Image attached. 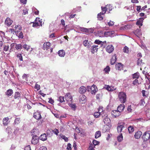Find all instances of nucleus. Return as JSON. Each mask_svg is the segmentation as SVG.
I'll return each instance as SVG.
<instances>
[{
    "label": "nucleus",
    "instance_id": "obj_1",
    "mask_svg": "<svg viewBox=\"0 0 150 150\" xmlns=\"http://www.w3.org/2000/svg\"><path fill=\"white\" fill-rule=\"evenodd\" d=\"M118 99L121 103H125L127 100L126 93L123 92H119L118 94Z\"/></svg>",
    "mask_w": 150,
    "mask_h": 150
},
{
    "label": "nucleus",
    "instance_id": "obj_2",
    "mask_svg": "<svg viewBox=\"0 0 150 150\" xmlns=\"http://www.w3.org/2000/svg\"><path fill=\"white\" fill-rule=\"evenodd\" d=\"M79 30L81 32H84L87 34L92 33L93 30L91 29H87L84 27H80L79 28Z\"/></svg>",
    "mask_w": 150,
    "mask_h": 150
},
{
    "label": "nucleus",
    "instance_id": "obj_3",
    "mask_svg": "<svg viewBox=\"0 0 150 150\" xmlns=\"http://www.w3.org/2000/svg\"><path fill=\"white\" fill-rule=\"evenodd\" d=\"M103 121L104 124L108 126V127L110 128L111 127V120L108 117L104 118Z\"/></svg>",
    "mask_w": 150,
    "mask_h": 150
},
{
    "label": "nucleus",
    "instance_id": "obj_4",
    "mask_svg": "<svg viewBox=\"0 0 150 150\" xmlns=\"http://www.w3.org/2000/svg\"><path fill=\"white\" fill-rule=\"evenodd\" d=\"M142 138L144 141H146L150 138V133H149V131L145 132L144 133Z\"/></svg>",
    "mask_w": 150,
    "mask_h": 150
},
{
    "label": "nucleus",
    "instance_id": "obj_5",
    "mask_svg": "<svg viewBox=\"0 0 150 150\" xmlns=\"http://www.w3.org/2000/svg\"><path fill=\"white\" fill-rule=\"evenodd\" d=\"M13 21L10 18L8 17L5 20V24L6 25L9 27L11 25Z\"/></svg>",
    "mask_w": 150,
    "mask_h": 150
},
{
    "label": "nucleus",
    "instance_id": "obj_6",
    "mask_svg": "<svg viewBox=\"0 0 150 150\" xmlns=\"http://www.w3.org/2000/svg\"><path fill=\"white\" fill-rule=\"evenodd\" d=\"M86 96L83 94H81L79 97V100L80 102L81 103H85L87 100Z\"/></svg>",
    "mask_w": 150,
    "mask_h": 150
},
{
    "label": "nucleus",
    "instance_id": "obj_7",
    "mask_svg": "<svg viewBox=\"0 0 150 150\" xmlns=\"http://www.w3.org/2000/svg\"><path fill=\"white\" fill-rule=\"evenodd\" d=\"M120 112L118 111V110H114L112 111L111 112V115L112 116L115 117H117L119 116L120 115Z\"/></svg>",
    "mask_w": 150,
    "mask_h": 150
},
{
    "label": "nucleus",
    "instance_id": "obj_8",
    "mask_svg": "<svg viewBox=\"0 0 150 150\" xmlns=\"http://www.w3.org/2000/svg\"><path fill=\"white\" fill-rule=\"evenodd\" d=\"M65 97L66 100L68 102L71 101L73 100L72 97L70 93H67L65 95Z\"/></svg>",
    "mask_w": 150,
    "mask_h": 150
},
{
    "label": "nucleus",
    "instance_id": "obj_9",
    "mask_svg": "<svg viewBox=\"0 0 150 150\" xmlns=\"http://www.w3.org/2000/svg\"><path fill=\"white\" fill-rule=\"evenodd\" d=\"M103 107H99L98 109V112H94V117L96 118L99 117L101 115V112L103 111Z\"/></svg>",
    "mask_w": 150,
    "mask_h": 150
},
{
    "label": "nucleus",
    "instance_id": "obj_10",
    "mask_svg": "<svg viewBox=\"0 0 150 150\" xmlns=\"http://www.w3.org/2000/svg\"><path fill=\"white\" fill-rule=\"evenodd\" d=\"M115 32L114 31H105L104 32V36L105 37H112L113 36V35L114 34Z\"/></svg>",
    "mask_w": 150,
    "mask_h": 150
},
{
    "label": "nucleus",
    "instance_id": "obj_11",
    "mask_svg": "<svg viewBox=\"0 0 150 150\" xmlns=\"http://www.w3.org/2000/svg\"><path fill=\"white\" fill-rule=\"evenodd\" d=\"M38 137L35 135L33 136L31 140V143L33 144H36L38 142L39 139H38Z\"/></svg>",
    "mask_w": 150,
    "mask_h": 150
},
{
    "label": "nucleus",
    "instance_id": "obj_12",
    "mask_svg": "<svg viewBox=\"0 0 150 150\" xmlns=\"http://www.w3.org/2000/svg\"><path fill=\"white\" fill-rule=\"evenodd\" d=\"M106 51L109 53H111L114 50V47L112 45H108L106 47Z\"/></svg>",
    "mask_w": 150,
    "mask_h": 150
},
{
    "label": "nucleus",
    "instance_id": "obj_13",
    "mask_svg": "<svg viewBox=\"0 0 150 150\" xmlns=\"http://www.w3.org/2000/svg\"><path fill=\"white\" fill-rule=\"evenodd\" d=\"M50 45L51 44L50 42H45L43 44V47L44 50H47L50 48Z\"/></svg>",
    "mask_w": 150,
    "mask_h": 150
},
{
    "label": "nucleus",
    "instance_id": "obj_14",
    "mask_svg": "<svg viewBox=\"0 0 150 150\" xmlns=\"http://www.w3.org/2000/svg\"><path fill=\"white\" fill-rule=\"evenodd\" d=\"M33 117L37 120H38L41 118V116L40 113L38 112H35L34 113Z\"/></svg>",
    "mask_w": 150,
    "mask_h": 150
},
{
    "label": "nucleus",
    "instance_id": "obj_15",
    "mask_svg": "<svg viewBox=\"0 0 150 150\" xmlns=\"http://www.w3.org/2000/svg\"><path fill=\"white\" fill-rule=\"evenodd\" d=\"M123 65L121 63H118L115 65V68L117 70H121L123 69Z\"/></svg>",
    "mask_w": 150,
    "mask_h": 150
},
{
    "label": "nucleus",
    "instance_id": "obj_16",
    "mask_svg": "<svg viewBox=\"0 0 150 150\" xmlns=\"http://www.w3.org/2000/svg\"><path fill=\"white\" fill-rule=\"evenodd\" d=\"M144 18H140L139 19L136 23V24L139 27L142 25V23Z\"/></svg>",
    "mask_w": 150,
    "mask_h": 150
},
{
    "label": "nucleus",
    "instance_id": "obj_17",
    "mask_svg": "<svg viewBox=\"0 0 150 150\" xmlns=\"http://www.w3.org/2000/svg\"><path fill=\"white\" fill-rule=\"evenodd\" d=\"M104 42L106 43V41H105L103 42H102L101 41H100L99 40H95L94 41V44H97L98 45H99V47H102V45H103V43Z\"/></svg>",
    "mask_w": 150,
    "mask_h": 150
},
{
    "label": "nucleus",
    "instance_id": "obj_18",
    "mask_svg": "<svg viewBox=\"0 0 150 150\" xmlns=\"http://www.w3.org/2000/svg\"><path fill=\"white\" fill-rule=\"evenodd\" d=\"M117 56L116 54H115L112 56V57L110 60V64L111 65L114 64L116 62L117 59Z\"/></svg>",
    "mask_w": 150,
    "mask_h": 150
},
{
    "label": "nucleus",
    "instance_id": "obj_19",
    "mask_svg": "<svg viewBox=\"0 0 150 150\" xmlns=\"http://www.w3.org/2000/svg\"><path fill=\"white\" fill-rule=\"evenodd\" d=\"M142 134V133L141 131H138L135 133V134L134 135V137L136 139H139L141 137Z\"/></svg>",
    "mask_w": 150,
    "mask_h": 150
},
{
    "label": "nucleus",
    "instance_id": "obj_20",
    "mask_svg": "<svg viewBox=\"0 0 150 150\" xmlns=\"http://www.w3.org/2000/svg\"><path fill=\"white\" fill-rule=\"evenodd\" d=\"M125 108V105L123 104H120L117 108V110L120 112H122Z\"/></svg>",
    "mask_w": 150,
    "mask_h": 150
},
{
    "label": "nucleus",
    "instance_id": "obj_21",
    "mask_svg": "<svg viewBox=\"0 0 150 150\" xmlns=\"http://www.w3.org/2000/svg\"><path fill=\"white\" fill-rule=\"evenodd\" d=\"M86 91V88L83 86H81L79 89V92L80 93H83Z\"/></svg>",
    "mask_w": 150,
    "mask_h": 150
},
{
    "label": "nucleus",
    "instance_id": "obj_22",
    "mask_svg": "<svg viewBox=\"0 0 150 150\" xmlns=\"http://www.w3.org/2000/svg\"><path fill=\"white\" fill-rule=\"evenodd\" d=\"M38 18H36L35 20V23H33V27H38L41 25L42 26V22H40V21H39V22H37V20Z\"/></svg>",
    "mask_w": 150,
    "mask_h": 150
},
{
    "label": "nucleus",
    "instance_id": "obj_23",
    "mask_svg": "<svg viewBox=\"0 0 150 150\" xmlns=\"http://www.w3.org/2000/svg\"><path fill=\"white\" fill-rule=\"evenodd\" d=\"M15 33H18V32H20L21 30L22 27L21 25H16L15 27Z\"/></svg>",
    "mask_w": 150,
    "mask_h": 150
},
{
    "label": "nucleus",
    "instance_id": "obj_24",
    "mask_svg": "<svg viewBox=\"0 0 150 150\" xmlns=\"http://www.w3.org/2000/svg\"><path fill=\"white\" fill-rule=\"evenodd\" d=\"M124 126L123 125H119L117 127V132L120 133L122 132L123 128H124Z\"/></svg>",
    "mask_w": 150,
    "mask_h": 150
},
{
    "label": "nucleus",
    "instance_id": "obj_25",
    "mask_svg": "<svg viewBox=\"0 0 150 150\" xmlns=\"http://www.w3.org/2000/svg\"><path fill=\"white\" fill-rule=\"evenodd\" d=\"M104 14H103L102 13L100 12L98 14L97 18L100 21L103 19L104 16Z\"/></svg>",
    "mask_w": 150,
    "mask_h": 150
},
{
    "label": "nucleus",
    "instance_id": "obj_26",
    "mask_svg": "<svg viewBox=\"0 0 150 150\" xmlns=\"http://www.w3.org/2000/svg\"><path fill=\"white\" fill-rule=\"evenodd\" d=\"M59 55L61 57H64L65 54L64 51L63 50H61L58 52Z\"/></svg>",
    "mask_w": 150,
    "mask_h": 150
},
{
    "label": "nucleus",
    "instance_id": "obj_27",
    "mask_svg": "<svg viewBox=\"0 0 150 150\" xmlns=\"http://www.w3.org/2000/svg\"><path fill=\"white\" fill-rule=\"evenodd\" d=\"M13 91L12 89H9L6 92V94L8 96H11L13 93Z\"/></svg>",
    "mask_w": 150,
    "mask_h": 150
},
{
    "label": "nucleus",
    "instance_id": "obj_28",
    "mask_svg": "<svg viewBox=\"0 0 150 150\" xmlns=\"http://www.w3.org/2000/svg\"><path fill=\"white\" fill-rule=\"evenodd\" d=\"M9 118L8 117L4 118L3 120V124L4 126H6L8 125V121Z\"/></svg>",
    "mask_w": 150,
    "mask_h": 150
},
{
    "label": "nucleus",
    "instance_id": "obj_29",
    "mask_svg": "<svg viewBox=\"0 0 150 150\" xmlns=\"http://www.w3.org/2000/svg\"><path fill=\"white\" fill-rule=\"evenodd\" d=\"M21 94L18 92H16L14 94V97L15 99H19L20 98Z\"/></svg>",
    "mask_w": 150,
    "mask_h": 150
},
{
    "label": "nucleus",
    "instance_id": "obj_30",
    "mask_svg": "<svg viewBox=\"0 0 150 150\" xmlns=\"http://www.w3.org/2000/svg\"><path fill=\"white\" fill-rule=\"evenodd\" d=\"M40 139L42 141H45L47 139V137L45 134H41L40 137Z\"/></svg>",
    "mask_w": 150,
    "mask_h": 150
},
{
    "label": "nucleus",
    "instance_id": "obj_31",
    "mask_svg": "<svg viewBox=\"0 0 150 150\" xmlns=\"http://www.w3.org/2000/svg\"><path fill=\"white\" fill-rule=\"evenodd\" d=\"M139 76L140 75L139 73L138 72H137L132 74V78L134 79H138Z\"/></svg>",
    "mask_w": 150,
    "mask_h": 150
},
{
    "label": "nucleus",
    "instance_id": "obj_32",
    "mask_svg": "<svg viewBox=\"0 0 150 150\" xmlns=\"http://www.w3.org/2000/svg\"><path fill=\"white\" fill-rule=\"evenodd\" d=\"M128 130L129 133L132 134L134 131V129L132 126H129L128 127Z\"/></svg>",
    "mask_w": 150,
    "mask_h": 150
},
{
    "label": "nucleus",
    "instance_id": "obj_33",
    "mask_svg": "<svg viewBox=\"0 0 150 150\" xmlns=\"http://www.w3.org/2000/svg\"><path fill=\"white\" fill-rule=\"evenodd\" d=\"M105 6L107 11L108 10L109 11H111L113 8L112 6L110 4H107Z\"/></svg>",
    "mask_w": 150,
    "mask_h": 150
},
{
    "label": "nucleus",
    "instance_id": "obj_34",
    "mask_svg": "<svg viewBox=\"0 0 150 150\" xmlns=\"http://www.w3.org/2000/svg\"><path fill=\"white\" fill-rule=\"evenodd\" d=\"M101 136V133L100 131H97L95 134V138L96 139L100 137Z\"/></svg>",
    "mask_w": 150,
    "mask_h": 150
},
{
    "label": "nucleus",
    "instance_id": "obj_35",
    "mask_svg": "<svg viewBox=\"0 0 150 150\" xmlns=\"http://www.w3.org/2000/svg\"><path fill=\"white\" fill-rule=\"evenodd\" d=\"M15 48L17 50H21L22 48V45L21 44H16Z\"/></svg>",
    "mask_w": 150,
    "mask_h": 150
},
{
    "label": "nucleus",
    "instance_id": "obj_36",
    "mask_svg": "<svg viewBox=\"0 0 150 150\" xmlns=\"http://www.w3.org/2000/svg\"><path fill=\"white\" fill-rule=\"evenodd\" d=\"M101 113H102L101 114V115L103 119H104V118L108 117V115L105 113V112L103 110L102 112H101Z\"/></svg>",
    "mask_w": 150,
    "mask_h": 150
},
{
    "label": "nucleus",
    "instance_id": "obj_37",
    "mask_svg": "<svg viewBox=\"0 0 150 150\" xmlns=\"http://www.w3.org/2000/svg\"><path fill=\"white\" fill-rule=\"evenodd\" d=\"M123 139V137L122 136V133H120L119 136H118L117 137V141L120 142H121Z\"/></svg>",
    "mask_w": 150,
    "mask_h": 150
},
{
    "label": "nucleus",
    "instance_id": "obj_38",
    "mask_svg": "<svg viewBox=\"0 0 150 150\" xmlns=\"http://www.w3.org/2000/svg\"><path fill=\"white\" fill-rule=\"evenodd\" d=\"M9 49V46L8 44H6L4 45V50L5 51H8Z\"/></svg>",
    "mask_w": 150,
    "mask_h": 150
},
{
    "label": "nucleus",
    "instance_id": "obj_39",
    "mask_svg": "<svg viewBox=\"0 0 150 150\" xmlns=\"http://www.w3.org/2000/svg\"><path fill=\"white\" fill-rule=\"evenodd\" d=\"M123 51L125 53H128L129 52V48L125 46L124 47Z\"/></svg>",
    "mask_w": 150,
    "mask_h": 150
},
{
    "label": "nucleus",
    "instance_id": "obj_40",
    "mask_svg": "<svg viewBox=\"0 0 150 150\" xmlns=\"http://www.w3.org/2000/svg\"><path fill=\"white\" fill-rule=\"evenodd\" d=\"M21 122V118L20 117H17L15 120L14 123L15 124H18Z\"/></svg>",
    "mask_w": 150,
    "mask_h": 150
},
{
    "label": "nucleus",
    "instance_id": "obj_41",
    "mask_svg": "<svg viewBox=\"0 0 150 150\" xmlns=\"http://www.w3.org/2000/svg\"><path fill=\"white\" fill-rule=\"evenodd\" d=\"M22 47L25 50H26L27 51H28L30 49V46L26 44H24L22 46Z\"/></svg>",
    "mask_w": 150,
    "mask_h": 150
},
{
    "label": "nucleus",
    "instance_id": "obj_42",
    "mask_svg": "<svg viewBox=\"0 0 150 150\" xmlns=\"http://www.w3.org/2000/svg\"><path fill=\"white\" fill-rule=\"evenodd\" d=\"M98 35L100 37H102L104 36V33L102 31H98L97 32Z\"/></svg>",
    "mask_w": 150,
    "mask_h": 150
},
{
    "label": "nucleus",
    "instance_id": "obj_43",
    "mask_svg": "<svg viewBox=\"0 0 150 150\" xmlns=\"http://www.w3.org/2000/svg\"><path fill=\"white\" fill-rule=\"evenodd\" d=\"M16 56L20 61H23V57L21 54L19 53L17 54Z\"/></svg>",
    "mask_w": 150,
    "mask_h": 150
},
{
    "label": "nucleus",
    "instance_id": "obj_44",
    "mask_svg": "<svg viewBox=\"0 0 150 150\" xmlns=\"http://www.w3.org/2000/svg\"><path fill=\"white\" fill-rule=\"evenodd\" d=\"M110 68L108 66H107L104 69L105 72L106 73H108L110 71Z\"/></svg>",
    "mask_w": 150,
    "mask_h": 150
},
{
    "label": "nucleus",
    "instance_id": "obj_45",
    "mask_svg": "<svg viewBox=\"0 0 150 150\" xmlns=\"http://www.w3.org/2000/svg\"><path fill=\"white\" fill-rule=\"evenodd\" d=\"M101 10L102 12H101L102 13H103L104 14H105L106 13V12L108 11L105 6L104 7H101Z\"/></svg>",
    "mask_w": 150,
    "mask_h": 150
},
{
    "label": "nucleus",
    "instance_id": "obj_46",
    "mask_svg": "<svg viewBox=\"0 0 150 150\" xmlns=\"http://www.w3.org/2000/svg\"><path fill=\"white\" fill-rule=\"evenodd\" d=\"M92 88H94V84L91 87L89 88L88 91L89 92H90L92 94H94V90H92Z\"/></svg>",
    "mask_w": 150,
    "mask_h": 150
},
{
    "label": "nucleus",
    "instance_id": "obj_47",
    "mask_svg": "<svg viewBox=\"0 0 150 150\" xmlns=\"http://www.w3.org/2000/svg\"><path fill=\"white\" fill-rule=\"evenodd\" d=\"M59 100L60 103L64 102V96H60L59 97Z\"/></svg>",
    "mask_w": 150,
    "mask_h": 150
},
{
    "label": "nucleus",
    "instance_id": "obj_48",
    "mask_svg": "<svg viewBox=\"0 0 150 150\" xmlns=\"http://www.w3.org/2000/svg\"><path fill=\"white\" fill-rule=\"evenodd\" d=\"M132 84L134 85H137L139 84L137 79H136L133 81Z\"/></svg>",
    "mask_w": 150,
    "mask_h": 150
},
{
    "label": "nucleus",
    "instance_id": "obj_49",
    "mask_svg": "<svg viewBox=\"0 0 150 150\" xmlns=\"http://www.w3.org/2000/svg\"><path fill=\"white\" fill-rule=\"evenodd\" d=\"M69 106L73 110H75L76 109V106L75 104H70Z\"/></svg>",
    "mask_w": 150,
    "mask_h": 150
},
{
    "label": "nucleus",
    "instance_id": "obj_50",
    "mask_svg": "<svg viewBox=\"0 0 150 150\" xmlns=\"http://www.w3.org/2000/svg\"><path fill=\"white\" fill-rule=\"evenodd\" d=\"M99 45L97 44H94V52H96L97 51V50L99 48Z\"/></svg>",
    "mask_w": 150,
    "mask_h": 150
},
{
    "label": "nucleus",
    "instance_id": "obj_51",
    "mask_svg": "<svg viewBox=\"0 0 150 150\" xmlns=\"http://www.w3.org/2000/svg\"><path fill=\"white\" fill-rule=\"evenodd\" d=\"M60 136L61 138H62L66 142H67L68 141V139L67 137L64 135H63L61 134V135H60Z\"/></svg>",
    "mask_w": 150,
    "mask_h": 150
},
{
    "label": "nucleus",
    "instance_id": "obj_52",
    "mask_svg": "<svg viewBox=\"0 0 150 150\" xmlns=\"http://www.w3.org/2000/svg\"><path fill=\"white\" fill-rule=\"evenodd\" d=\"M142 60L140 58L138 59L137 61V64L138 65H141L142 63Z\"/></svg>",
    "mask_w": 150,
    "mask_h": 150
},
{
    "label": "nucleus",
    "instance_id": "obj_53",
    "mask_svg": "<svg viewBox=\"0 0 150 150\" xmlns=\"http://www.w3.org/2000/svg\"><path fill=\"white\" fill-rule=\"evenodd\" d=\"M52 131L57 135L59 133V130L57 129H55L54 130H52Z\"/></svg>",
    "mask_w": 150,
    "mask_h": 150
},
{
    "label": "nucleus",
    "instance_id": "obj_54",
    "mask_svg": "<svg viewBox=\"0 0 150 150\" xmlns=\"http://www.w3.org/2000/svg\"><path fill=\"white\" fill-rule=\"evenodd\" d=\"M67 149L68 150H71V145L70 143H69L67 146Z\"/></svg>",
    "mask_w": 150,
    "mask_h": 150
},
{
    "label": "nucleus",
    "instance_id": "obj_55",
    "mask_svg": "<svg viewBox=\"0 0 150 150\" xmlns=\"http://www.w3.org/2000/svg\"><path fill=\"white\" fill-rule=\"evenodd\" d=\"M24 150H31L30 146V145L26 146L25 147Z\"/></svg>",
    "mask_w": 150,
    "mask_h": 150
},
{
    "label": "nucleus",
    "instance_id": "obj_56",
    "mask_svg": "<svg viewBox=\"0 0 150 150\" xmlns=\"http://www.w3.org/2000/svg\"><path fill=\"white\" fill-rule=\"evenodd\" d=\"M109 128L108 126H106V125L104 126L103 130L105 131H107L109 130Z\"/></svg>",
    "mask_w": 150,
    "mask_h": 150
},
{
    "label": "nucleus",
    "instance_id": "obj_57",
    "mask_svg": "<svg viewBox=\"0 0 150 150\" xmlns=\"http://www.w3.org/2000/svg\"><path fill=\"white\" fill-rule=\"evenodd\" d=\"M108 24L109 26H112L114 25V23L113 21H110L108 23Z\"/></svg>",
    "mask_w": 150,
    "mask_h": 150
},
{
    "label": "nucleus",
    "instance_id": "obj_58",
    "mask_svg": "<svg viewBox=\"0 0 150 150\" xmlns=\"http://www.w3.org/2000/svg\"><path fill=\"white\" fill-rule=\"evenodd\" d=\"M49 100L48 102L51 104H53L54 103V100L52 98H49Z\"/></svg>",
    "mask_w": 150,
    "mask_h": 150
},
{
    "label": "nucleus",
    "instance_id": "obj_59",
    "mask_svg": "<svg viewBox=\"0 0 150 150\" xmlns=\"http://www.w3.org/2000/svg\"><path fill=\"white\" fill-rule=\"evenodd\" d=\"M23 33L22 32H20V33H19L18 37L19 38H23Z\"/></svg>",
    "mask_w": 150,
    "mask_h": 150
},
{
    "label": "nucleus",
    "instance_id": "obj_60",
    "mask_svg": "<svg viewBox=\"0 0 150 150\" xmlns=\"http://www.w3.org/2000/svg\"><path fill=\"white\" fill-rule=\"evenodd\" d=\"M16 44L15 43H12L10 45L11 48L10 50H11L12 48H13L14 46H15Z\"/></svg>",
    "mask_w": 150,
    "mask_h": 150
},
{
    "label": "nucleus",
    "instance_id": "obj_61",
    "mask_svg": "<svg viewBox=\"0 0 150 150\" xmlns=\"http://www.w3.org/2000/svg\"><path fill=\"white\" fill-rule=\"evenodd\" d=\"M106 89L108 90L109 91H112V89L111 88V87H110L108 85H107V86L106 88Z\"/></svg>",
    "mask_w": 150,
    "mask_h": 150
},
{
    "label": "nucleus",
    "instance_id": "obj_62",
    "mask_svg": "<svg viewBox=\"0 0 150 150\" xmlns=\"http://www.w3.org/2000/svg\"><path fill=\"white\" fill-rule=\"evenodd\" d=\"M100 143V142H99L94 139V146L97 145H99Z\"/></svg>",
    "mask_w": 150,
    "mask_h": 150
},
{
    "label": "nucleus",
    "instance_id": "obj_63",
    "mask_svg": "<svg viewBox=\"0 0 150 150\" xmlns=\"http://www.w3.org/2000/svg\"><path fill=\"white\" fill-rule=\"evenodd\" d=\"M39 150H47V148L45 146H42L40 148Z\"/></svg>",
    "mask_w": 150,
    "mask_h": 150
},
{
    "label": "nucleus",
    "instance_id": "obj_64",
    "mask_svg": "<svg viewBox=\"0 0 150 150\" xmlns=\"http://www.w3.org/2000/svg\"><path fill=\"white\" fill-rule=\"evenodd\" d=\"M93 144H90V145L88 148L89 150H93Z\"/></svg>",
    "mask_w": 150,
    "mask_h": 150
}]
</instances>
